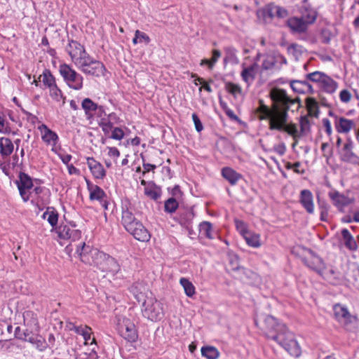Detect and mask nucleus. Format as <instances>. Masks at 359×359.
<instances>
[{"label": "nucleus", "mask_w": 359, "mask_h": 359, "mask_svg": "<svg viewBox=\"0 0 359 359\" xmlns=\"http://www.w3.org/2000/svg\"><path fill=\"white\" fill-rule=\"evenodd\" d=\"M328 196L332 201L339 211H343V208L354 202V198H351L345 195L340 194L338 191L329 192Z\"/></svg>", "instance_id": "15"}, {"label": "nucleus", "mask_w": 359, "mask_h": 359, "mask_svg": "<svg viewBox=\"0 0 359 359\" xmlns=\"http://www.w3.org/2000/svg\"><path fill=\"white\" fill-rule=\"evenodd\" d=\"M260 329L268 339L276 341L290 355L298 358L301 355V348L294 333L289 330L285 323L272 316L266 315L260 325Z\"/></svg>", "instance_id": "1"}, {"label": "nucleus", "mask_w": 359, "mask_h": 359, "mask_svg": "<svg viewBox=\"0 0 359 359\" xmlns=\"http://www.w3.org/2000/svg\"><path fill=\"white\" fill-rule=\"evenodd\" d=\"M229 265L231 266V269L233 271H238L241 274L248 275L250 273V270L246 269L244 267L240 266L238 264V257L236 255L231 256L229 260Z\"/></svg>", "instance_id": "38"}, {"label": "nucleus", "mask_w": 359, "mask_h": 359, "mask_svg": "<svg viewBox=\"0 0 359 359\" xmlns=\"http://www.w3.org/2000/svg\"><path fill=\"white\" fill-rule=\"evenodd\" d=\"M65 50L76 66L81 62L83 58H85L88 55L84 46L74 40L69 41Z\"/></svg>", "instance_id": "9"}, {"label": "nucleus", "mask_w": 359, "mask_h": 359, "mask_svg": "<svg viewBox=\"0 0 359 359\" xmlns=\"http://www.w3.org/2000/svg\"><path fill=\"white\" fill-rule=\"evenodd\" d=\"M23 341H27L33 345L36 350L40 352L45 351L48 345L46 344V339L40 334H34L32 330H28L25 339Z\"/></svg>", "instance_id": "14"}, {"label": "nucleus", "mask_w": 359, "mask_h": 359, "mask_svg": "<svg viewBox=\"0 0 359 359\" xmlns=\"http://www.w3.org/2000/svg\"><path fill=\"white\" fill-rule=\"evenodd\" d=\"M142 306L144 307L142 313L145 318L151 321H157L163 318L164 314L162 304L156 299L147 297L142 303Z\"/></svg>", "instance_id": "6"}, {"label": "nucleus", "mask_w": 359, "mask_h": 359, "mask_svg": "<svg viewBox=\"0 0 359 359\" xmlns=\"http://www.w3.org/2000/svg\"><path fill=\"white\" fill-rule=\"evenodd\" d=\"M89 193V198L90 201H100L104 198H107L105 192L97 185H95V187Z\"/></svg>", "instance_id": "46"}, {"label": "nucleus", "mask_w": 359, "mask_h": 359, "mask_svg": "<svg viewBox=\"0 0 359 359\" xmlns=\"http://www.w3.org/2000/svg\"><path fill=\"white\" fill-rule=\"evenodd\" d=\"M334 315L338 322H341L342 318L348 316V309L340 304H336L333 306Z\"/></svg>", "instance_id": "40"}, {"label": "nucleus", "mask_w": 359, "mask_h": 359, "mask_svg": "<svg viewBox=\"0 0 359 359\" xmlns=\"http://www.w3.org/2000/svg\"><path fill=\"white\" fill-rule=\"evenodd\" d=\"M300 136L306 135L311 132V124L308 116H302L299 118Z\"/></svg>", "instance_id": "44"}, {"label": "nucleus", "mask_w": 359, "mask_h": 359, "mask_svg": "<svg viewBox=\"0 0 359 359\" xmlns=\"http://www.w3.org/2000/svg\"><path fill=\"white\" fill-rule=\"evenodd\" d=\"M76 67L85 74L95 77L104 76L107 72L102 62L93 58L89 54Z\"/></svg>", "instance_id": "4"}, {"label": "nucleus", "mask_w": 359, "mask_h": 359, "mask_svg": "<svg viewBox=\"0 0 359 359\" xmlns=\"http://www.w3.org/2000/svg\"><path fill=\"white\" fill-rule=\"evenodd\" d=\"M0 133H11V128L8 126V123L6 122L5 115L2 111H0Z\"/></svg>", "instance_id": "57"}, {"label": "nucleus", "mask_w": 359, "mask_h": 359, "mask_svg": "<svg viewBox=\"0 0 359 359\" xmlns=\"http://www.w3.org/2000/svg\"><path fill=\"white\" fill-rule=\"evenodd\" d=\"M327 74L320 72V71H316L311 73H309L305 74V77L309 80L310 82H313L316 83H318V86L320 85L321 82L323 81V79L325 78V76Z\"/></svg>", "instance_id": "43"}, {"label": "nucleus", "mask_w": 359, "mask_h": 359, "mask_svg": "<svg viewBox=\"0 0 359 359\" xmlns=\"http://www.w3.org/2000/svg\"><path fill=\"white\" fill-rule=\"evenodd\" d=\"M100 127L102 128V131L105 135H108L111 131L113 130V123L110 121H107L102 118L99 123Z\"/></svg>", "instance_id": "56"}, {"label": "nucleus", "mask_w": 359, "mask_h": 359, "mask_svg": "<svg viewBox=\"0 0 359 359\" xmlns=\"http://www.w3.org/2000/svg\"><path fill=\"white\" fill-rule=\"evenodd\" d=\"M50 95L53 99L57 102L60 101L61 99L65 100L61 90L57 87V85L50 88Z\"/></svg>", "instance_id": "55"}, {"label": "nucleus", "mask_w": 359, "mask_h": 359, "mask_svg": "<svg viewBox=\"0 0 359 359\" xmlns=\"http://www.w3.org/2000/svg\"><path fill=\"white\" fill-rule=\"evenodd\" d=\"M180 282L188 297H192L195 294V287L191 281L185 278H182Z\"/></svg>", "instance_id": "50"}, {"label": "nucleus", "mask_w": 359, "mask_h": 359, "mask_svg": "<svg viewBox=\"0 0 359 359\" xmlns=\"http://www.w3.org/2000/svg\"><path fill=\"white\" fill-rule=\"evenodd\" d=\"M259 65L257 62L252 63L250 66L243 67L241 76L242 79L248 84L252 83L256 77L257 70Z\"/></svg>", "instance_id": "20"}, {"label": "nucleus", "mask_w": 359, "mask_h": 359, "mask_svg": "<svg viewBox=\"0 0 359 359\" xmlns=\"http://www.w3.org/2000/svg\"><path fill=\"white\" fill-rule=\"evenodd\" d=\"M194 217L195 214L193 208L185 209L180 213L179 222L182 225L188 227L191 224Z\"/></svg>", "instance_id": "32"}, {"label": "nucleus", "mask_w": 359, "mask_h": 359, "mask_svg": "<svg viewBox=\"0 0 359 359\" xmlns=\"http://www.w3.org/2000/svg\"><path fill=\"white\" fill-rule=\"evenodd\" d=\"M29 329L27 328L24 330H21L20 327L18 326L15 329L14 337L15 339L22 341L25 339L26 334Z\"/></svg>", "instance_id": "62"}, {"label": "nucleus", "mask_w": 359, "mask_h": 359, "mask_svg": "<svg viewBox=\"0 0 359 359\" xmlns=\"http://www.w3.org/2000/svg\"><path fill=\"white\" fill-rule=\"evenodd\" d=\"M309 24H287L290 32L294 35L305 34L308 30Z\"/></svg>", "instance_id": "39"}, {"label": "nucleus", "mask_w": 359, "mask_h": 359, "mask_svg": "<svg viewBox=\"0 0 359 359\" xmlns=\"http://www.w3.org/2000/svg\"><path fill=\"white\" fill-rule=\"evenodd\" d=\"M144 194L154 201H157L161 195V190L155 184L152 187H145Z\"/></svg>", "instance_id": "41"}, {"label": "nucleus", "mask_w": 359, "mask_h": 359, "mask_svg": "<svg viewBox=\"0 0 359 359\" xmlns=\"http://www.w3.org/2000/svg\"><path fill=\"white\" fill-rule=\"evenodd\" d=\"M52 227H55L58 221V213L53 207H48L46 211L43 214L42 217L46 219Z\"/></svg>", "instance_id": "33"}, {"label": "nucleus", "mask_w": 359, "mask_h": 359, "mask_svg": "<svg viewBox=\"0 0 359 359\" xmlns=\"http://www.w3.org/2000/svg\"><path fill=\"white\" fill-rule=\"evenodd\" d=\"M299 203L309 214L314 212L313 196L309 189H303L300 192Z\"/></svg>", "instance_id": "17"}, {"label": "nucleus", "mask_w": 359, "mask_h": 359, "mask_svg": "<svg viewBox=\"0 0 359 359\" xmlns=\"http://www.w3.org/2000/svg\"><path fill=\"white\" fill-rule=\"evenodd\" d=\"M79 255L83 263L94 266L103 272L115 273L119 271V264L114 257L96 248H91L85 243H83Z\"/></svg>", "instance_id": "2"}, {"label": "nucleus", "mask_w": 359, "mask_h": 359, "mask_svg": "<svg viewBox=\"0 0 359 359\" xmlns=\"http://www.w3.org/2000/svg\"><path fill=\"white\" fill-rule=\"evenodd\" d=\"M18 178L19 179L15 181V184L18 187H22L28 189H31L33 187L32 179L27 174L20 172Z\"/></svg>", "instance_id": "34"}, {"label": "nucleus", "mask_w": 359, "mask_h": 359, "mask_svg": "<svg viewBox=\"0 0 359 359\" xmlns=\"http://www.w3.org/2000/svg\"><path fill=\"white\" fill-rule=\"evenodd\" d=\"M138 221L134 217L132 211L129 210L128 203L123 204L121 222L126 230L128 228L131 229V226Z\"/></svg>", "instance_id": "19"}, {"label": "nucleus", "mask_w": 359, "mask_h": 359, "mask_svg": "<svg viewBox=\"0 0 359 359\" xmlns=\"http://www.w3.org/2000/svg\"><path fill=\"white\" fill-rule=\"evenodd\" d=\"M255 113L258 115L259 120H270L273 113V107L269 108L262 100H259V107L255 109Z\"/></svg>", "instance_id": "26"}, {"label": "nucleus", "mask_w": 359, "mask_h": 359, "mask_svg": "<svg viewBox=\"0 0 359 359\" xmlns=\"http://www.w3.org/2000/svg\"><path fill=\"white\" fill-rule=\"evenodd\" d=\"M243 237L247 244L251 247L258 248L261 245L259 236L258 234H255L249 231Z\"/></svg>", "instance_id": "45"}, {"label": "nucleus", "mask_w": 359, "mask_h": 359, "mask_svg": "<svg viewBox=\"0 0 359 359\" xmlns=\"http://www.w3.org/2000/svg\"><path fill=\"white\" fill-rule=\"evenodd\" d=\"M59 72L65 83L74 90H81L83 88V76L74 70L72 66L63 63L59 67Z\"/></svg>", "instance_id": "5"}, {"label": "nucleus", "mask_w": 359, "mask_h": 359, "mask_svg": "<svg viewBox=\"0 0 359 359\" xmlns=\"http://www.w3.org/2000/svg\"><path fill=\"white\" fill-rule=\"evenodd\" d=\"M40 77L43 78V83L49 88L56 85L55 79L49 69H45Z\"/></svg>", "instance_id": "42"}, {"label": "nucleus", "mask_w": 359, "mask_h": 359, "mask_svg": "<svg viewBox=\"0 0 359 359\" xmlns=\"http://www.w3.org/2000/svg\"><path fill=\"white\" fill-rule=\"evenodd\" d=\"M119 332L126 341L135 342L138 338L137 330L135 324L130 319H123V323L120 325Z\"/></svg>", "instance_id": "12"}, {"label": "nucleus", "mask_w": 359, "mask_h": 359, "mask_svg": "<svg viewBox=\"0 0 359 359\" xmlns=\"http://www.w3.org/2000/svg\"><path fill=\"white\" fill-rule=\"evenodd\" d=\"M235 224L236 229L240 231L243 236H244L246 233L249 232V231L247 229L245 223L242 220L238 219H235Z\"/></svg>", "instance_id": "61"}, {"label": "nucleus", "mask_w": 359, "mask_h": 359, "mask_svg": "<svg viewBox=\"0 0 359 359\" xmlns=\"http://www.w3.org/2000/svg\"><path fill=\"white\" fill-rule=\"evenodd\" d=\"M290 87L294 92L300 94H313L314 89L309 80L304 76V80H292L290 81Z\"/></svg>", "instance_id": "16"}, {"label": "nucleus", "mask_w": 359, "mask_h": 359, "mask_svg": "<svg viewBox=\"0 0 359 359\" xmlns=\"http://www.w3.org/2000/svg\"><path fill=\"white\" fill-rule=\"evenodd\" d=\"M23 323L28 329L36 330L39 329L37 315L32 311H25L23 313Z\"/></svg>", "instance_id": "21"}, {"label": "nucleus", "mask_w": 359, "mask_h": 359, "mask_svg": "<svg viewBox=\"0 0 359 359\" xmlns=\"http://www.w3.org/2000/svg\"><path fill=\"white\" fill-rule=\"evenodd\" d=\"M201 351L202 356L207 359H217L220 354L217 348L212 346H204Z\"/></svg>", "instance_id": "35"}, {"label": "nucleus", "mask_w": 359, "mask_h": 359, "mask_svg": "<svg viewBox=\"0 0 359 359\" xmlns=\"http://www.w3.org/2000/svg\"><path fill=\"white\" fill-rule=\"evenodd\" d=\"M341 236L344 241V245L346 248H347L349 250L355 251L358 248V245L349 231L347 229H342Z\"/></svg>", "instance_id": "30"}, {"label": "nucleus", "mask_w": 359, "mask_h": 359, "mask_svg": "<svg viewBox=\"0 0 359 359\" xmlns=\"http://www.w3.org/2000/svg\"><path fill=\"white\" fill-rule=\"evenodd\" d=\"M269 96L273 102V109L277 107L278 109H286L287 107L290 109V105L294 104V101H292V98L282 88H273Z\"/></svg>", "instance_id": "7"}, {"label": "nucleus", "mask_w": 359, "mask_h": 359, "mask_svg": "<svg viewBox=\"0 0 359 359\" xmlns=\"http://www.w3.org/2000/svg\"><path fill=\"white\" fill-rule=\"evenodd\" d=\"M222 175L231 185H235L242 178V175L237 172L233 168L224 167L222 169Z\"/></svg>", "instance_id": "24"}, {"label": "nucleus", "mask_w": 359, "mask_h": 359, "mask_svg": "<svg viewBox=\"0 0 359 359\" xmlns=\"http://www.w3.org/2000/svg\"><path fill=\"white\" fill-rule=\"evenodd\" d=\"M221 51L217 49H214L212 50V57L210 60V69H212L216 62L218 61L219 58L221 57Z\"/></svg>", "instance_id": "64"}, {"label": "nucleus", "mask_w": 359, "mask_h": 359, "mask_svg": "<svg viewBox=\"0 0 359 359\" xmlns=\"http://www.w3.org/2000/svg\"><path fill=\"white\" fill-rule=\"evenodd\" d=\"M144 290V285L142 283H135L130 287V292L135 299L138 302H142V303L147 299H145Z\"/></svg>", "instance_id": "28"}, {"label": "nucleus", "mask_w": 359, "mask_h": 359, "mask_svg": "<svg viewBox=\"0 0 359 359\" xmlns=\"http://www.w3.org/2000/svg\"><path fill=\"white\" fill-rule=\"evenodd\" d=\"M86 160L93 176L96 179L102 180L106 176V170L103 165L93 157H88Z\"/></svg>", "instance_id": "18"}, {"label": "nucleus", "mask_w": 359, "mask_h": 359, "mask_svg": "<svg viewBox=\"0 0 359 359\" xmlns=\"http://www.w3.org/2000/svg\"><path fill=\"white\" fill-rule=\"evenodd\" d=\"M81 107L84 110L85 115L88 120L93 119V113L97 109V104L94 102L91 99L87 97L83 100Z\"/></svg>", "instance_id": "25"}, {"label": "nucleus", "mask_w": 359, "mask_h": 359, "mask_svg": "<svg viewBox=\"0 0 359 359\" xmlns=\"http://www.w3.org/2000/svg\"><path fill=\"white\" fill-rule=\"evenodd\" d=\"M358 321V318L355 316L351 315L349 311L348 312V316L342 318V321L341 322L343 323L344 327L346 330H351V325L353 324H355Z\"/></svg>", "instance_id": "53"}, {"label": "nucleus", "mask_w": 359, "mask_h": 359, "mask_svg": "<svg viewBox=\"0 0 359 359\" xmlns=\"http://www.w3.org/2000/svg\"><path fill=\"white\" fill-rule=\"evenodd\" d=\"M354 144L351 137H347L346 142L339 151L340 159L344 162H350L353 163H359V156L353 151Z\"/></svg>", "instance_id": "11"}, {"label": "nucleus", "mask_w": 359, "mask_h": 359, "mask_svg": "<svg viewBox=\"0 0 359 359\" xmlns=\"http://www.w3.org/2000/svg\"><path fill=\"white\" fill-rule=\"evenodd\" d=\"M199 231L200 233L203 234L204 236L209 239H212L213 236L212 234V225L209 222H203L199 225Z\"/></svg>", "instance_id": "47"}, {"label": "nucleus", "mask_w": 359, "mask_h": 359, "mask_svg": "<svg viewBox=\"0 0 359 359\" xmlns=\"http://www.w3.org/2000/svg\"><path fill=\"white\" fill-rule=\"evenodd\" d=\"M0 343L2 344V347L6 348V349L8 350L11 348L15 347L18 349L22 350L25 348L22 344L15 342H8V341L0 340Z\"/></svg>", "instance_id": "63"}, {"label": "nucleus", "mask_w": 359, "mask_h": 359, "mask_svg": "<svg viewBox=\"0 0 359 359\" xmlns=\"http://www.w3.org/2000/svg\"><path fill=\"white\" fill-rule=\"evenodd\" d=\"M308 252L310 257H303L302 258V261L306 266L316 271L319 275H322L323 271L326 268L323 259L317 255L311 249H309Z\"/></svg>", "instance_id": "10"}, {"label": "nucleus", "mask_w": 359, "mask_h": 359, "mask_svg": "<svg viewBox=\"0 0 359 359\" xmlns=\"http://www.w3.org/2000/svg\"><path fill=\"white\" fill-rule=\"evenodd\" d=\"M281 131H285L287 133L290 135L292 136L294 140H297L299 138L300 133L297 130V126L294 123H287L284 126V128Z\"/></svg>", "instance_id": "52"}, {"label": "nucleus", "mask_w": 359, "mask_h": 359, "mask_svg": "<svg viewBox=\"0 0 359 359\" xmlns=\"http://www.w3.org/2000/svg\"><path fill=\"white\" fill-rule=\"evenodd\" d=\"M124 137V132L123 130L118 127H115L113 128V130L111 131V134L110 136H109V138L116 140H121Z\"/></svg>", "instance_id": "59"}, {"label": "nucleus", "mask_w": 359, "mask_h": 359, "mask_svg": "<svg viewBox=\"0 0 359 359\" xmlns=\"http://www.w3.org/2000/svg\"><path fill=\"white\" fill-rule=\"evenodd\" d=\"M257 16L261 20H283L289 17V11L285 8L271 2L259 8Z\"/></svg>", "instance_id": "3"}, {"label": "nucleus", "mask_w": 359, "mask_h": 359, "mask_svg": "<svg viewBox=\"0 0 359 359\" xmlns=\"http://www.w3.org/2000/svg\"><path fill=\"white\" fill-rule=\"evenodd\" d=\"M276 64V61L273 57H268L265 60H264L262 64V68L264 70H269L275 67Z\"/></svg>", "instance_id": "60"}, {"label": "nucleus", "mask_w": 359, "mask_h": 359, "mask_svg": "<svg viewBox=\"0 0 359 359\" xmlns=\"http://www.w3.org/2000/svg\"><path fill=\"white\" fill-rule=\"evenodd\" d=\"M319 87L323 91L329 94H332L336 91L338 87V83L330 76L326 75Z\"/></svg>", "instance_id": "27"}, {"label": "nucleus", "mask_w": 359, "mask_h": 359, "mask_svg": "<svg viewBox=\"0 0 359 359\" xmlns=\"http://www.w3.org/2000/svg\"><path fill=\"white\" fill-rule=\"evenodd\" d=\"M69 325H72V327H69V330H74L78 334H81L86 341H88L90 339V331L91 330V328L90 327L87 325L84 327L76 326L72 323H70Z\"/></svg>", "instance_id": "37"}, {"label": "nucleus", "mask_w": 359, "mask_h": 359, "mask_svg": "<svg viewBox=\"0 0 359 359\" xmlns=\"http://www.w3.org/2000/svg\"><path fill=\"white\" fill-rule=\"evenodd\" d=\"M225 89L233 95H236V94L241 93V88L240 86L235 84L231 82H226L225 83Z\"/></svg>", "instance_id": "54"}, {"label": "nucleus", "mask_w": 359, "mask_h": 359, "mask_svg": "<svg viewBox=\"0 0 359 359\" xmlns=\"http://www.w3.org/2000/svg\"><path fill=\"white\" fill-rule=\"evenodd\" d=\"M355 126L354 121L344 117H339L335 122V128L339 133H348Z\"/></svg>", "instance_id": "23"}, {"label": "nucleus", "mask_w": 359, "mask_h": 359, "mask_svg": "<svg viewBox=\"0 0 359 359\" xmlns=\"http://www.w3.org/2000/svg\"><path fill=\"white\" fill-rule=\"evenodd\" d=\"M39 128L42 130H43V134L42 135V140L48 144L53 143L55 146L58 141V135L57 133L47 127L46 125L42 124Z\"/></svg>", "instance_id": "22"}, {"label": "nucleus", "mask_w": 359, "mask_h": 359, "mask_svg": "<svg viewBox=\"0 0 359 359\" xmlns=\"http://www.w3.org/2000/svg\"><path fill=\"white\" fill-rule=\"evenodd\" d=\"M288 108L278 109L276 107L273 109V113L269 120V129L282 130L287 123Z\"/></svg>", "instance_id": "8"}, {"label": "nucleus", "mask_w": 359, "mask_h": 359, "mask_svg": "<svg viewBox=\"0 0 359 359\" xmlns=\"http://www.w3.org/2000/svg\"><path fill=\"white\" fill-rule=\"evenodd\" d=\"M126 231L139 241H149L151 237L149 231L144 226L140 221L135 222V224L131 226V229L128 228Z\"/></svg>", "instance_id": "13"}, {"label": "nucleus", "mask_w": 359, "mask_h": 359, "mask_svg": "<svg viewBox=\"0 0 359 359\" xmlns=\"http://www.w3.org/2000/svg\"><path fill=\"white\" fill-rule=\"evenodd\" d=\"M50 194V193L46 194V192H44L40 196L36 197L35 199H32L31 203L36 205L40 210H42L45 205L49 203Z\"/></svg>", "instance_id": "36"}, {"label": "nucleus", "mask_w": 359, "mask_h": 359, "mask_svg": "<svg viewBox=\"0 0 359 359\" xmlns=\"http://www.w3.org/2000/svg\"><path fill=\"white\" fill-rule=\"evenodd\" d=\"M334 36V34L328 29H323L320 32V40L321 42L325 44L330 43L332 37Z\"/></svg>", "instance_id": "58"}, {"label": "nucleus", "mask_w": 359, "mask_h": 359, "mask_svg": "<svg viewBox=\"0 0 359 359\" xmlns=\"http://www.w3.org/2000/svg\"><path fill=\"white\" fill-rule=\"evenodd\" d=\"M306 107L309 112L308 116L318 117L319 114V107L316 100L313 97H309L305 100Z\"/></svg>", "instance_id": "31"}, {"label": "nucleus", "mask_w": 359, "mask_h": 359, "mask_svg": "<svg viewBox=\"0 0 359 359\" xmlns=\"http://www.w3.org/2000/svg\"><path fill=\"white\" fill-rule=\"evenodd\" d=\"M317 15L313 10L306 11L301 18H295V22H314L316 20Z\"/></svg>", "instance_id": "48"}, {"label": "nucleus", "mask_w": 359, "mask_h": 359, "mask_svg": "<svg viewBox=\"0 0 359 359\" xmlns=\"http://www.w3.org/2000/svg\"><path fill=\"white\" fill-rule=\"evenodd\" d=\"M13 143L9 138H0V154L2 157L9 156L13 153Z\"/></svg>", "instance_id": "29"}, {"label": "nucleus", "mask_w": 359, "mask_h": 359, "mask_svg": "<svg viewBox=\"0 0 359 359\" xmlns=\"http://www.w3.org/2000/svg\"><path fill=\"white\" fill-rule=\"evenodd\" d=\"M73 229L67 225H60L56 229L57 236L61 239L69 240L71 237V231Z\"/></svg>", "instance_id": "49"}, {"label": "nucleus", "mask_w": 359, "mask_h": 359, "mask_svg": "<svg viewBox=\"0 0 359 359\" xmlns=\"http://www.w3.org/2000/svg\"><path fill=\"white\" fill-rule=\"evenodd\" d=\"M179 207L178 202L173 197L165 201L164 210L167 213H174Z\"/></svg>", "instance_id": "51"}]
</instances>
